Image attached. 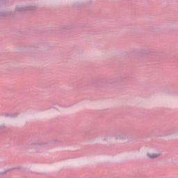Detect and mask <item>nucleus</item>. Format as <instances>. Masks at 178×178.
<instances>
[{"label":"nucleus","instance_id":"nucleus-2","mask_svg":"<svg viewBox=\"0 0 178 178\" xmlns=\"http://www.w3.org/2000/svg\"><path fill=\"white\" fill-rule=\"evenodd\" d=\"M17 12H22V10H23V8L18 7L16 8Z\"/></svg>","mask_w":178,"mask_h":178},{"label":"nucleus","instance_id":"nucleus-1","mask_svg":"<svg viewBox=\"0 0 178 178\" xmlns=\"http://www.w3.org/2000/svg\"><path fill=\"white\" fill-rule=\"evenodd\" d=\"M161 156V154L154 153L152 152H148L147 154V158H149L150 159H155V158H159V156Z\"/></svg>","mask_w":178,"mask_h":178}]
</instances>
